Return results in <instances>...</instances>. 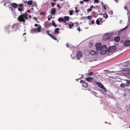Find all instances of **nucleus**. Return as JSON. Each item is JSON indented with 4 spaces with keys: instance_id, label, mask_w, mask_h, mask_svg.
Listing matches in <instances>:
<instances>
[{
    "instance_id": "4468645a",
    "label": "nucleus",
    "mask_w": 130,
    "mask_h": 130,
    "mask_svg": "<svg viewBox=\"0 0 130 130\" xmlns=\"http://www.w3.org/2000/svg\"><path fill=\"white\" fill-rule=\"evenodd\" d=\"M96 84L98 86L101 88L103 86L101 84L98 82H96Z\"/></svg>"
},
{
    "instance_id": "4d7b16f0",
    "label": "nucleus",
    "mask_w": 130,
    "mask_h": 130,
    "mask_svg": "<svg viewBox=\"0 0 130 130\" xmlns=\"http://www.w3.org/2000/svg\"><path fill=\"white\" fill-rule=\"evenodd\" d=\"M48 20L50 21L51 20V18H48Z\"/></svg>"
},
{
    "instance_id": "c03bdc74",
    "label": "nucleus",
    "mask_w": 130,
    "mask_h": 130,
    "mask_svg": "<svg viewBox=\"0 0 130 130\" xmlns=\"http://www.w3.org/2000/svg\"><path fill=\"white\" fill-rule=\"evenodd\" d=\"M80 3L81 4H84V2L83 1H80Z\"/></svg>"
},
{
    "instance_id": "864d4df0",
    "label": "nucleus",
    "mask_w": 130,
    "mask_h": 130,
    "mask_svg": "<svg viewBox=\"0 0 130 130\" xmlns=\"http://www.w3.org/2000/svg\"><path fill=\"white\" fill-rule=\"evenodd\" d=\"M77 30H78L79 31H80V27H79V28L77 29Z\"/></svg>"
},
{
    "instance_id": "0eeeda50",
    "label": "nucleus",
    "mask_w": 130,
    "mask_h": 130,
    "mask_svg": "<svg viewBox=\"0 0 130 130\" xmlns=\"http://www.w3.org/2000/svg\"><path fill=\"white\" fill-rule=\"evenodd\" d=\"M82 53L80 51H78L77 53L76 57L78 60H79L82 56Z\"/></svg>"
},
{
    "instance_id": "7c9ffc66",
    "label": "nucleus",
    "mask_w": 130,
    "mask_h": 130,
    "mask_svg": "<svg viewBox=\"0 0 130 130\" xmlns=\"http://www.w3.org/2000/svg\"><path fill=\"white\" fill-rule=\"evenodd\" d=\"M69 14L70 15H71L73 14V11L72 10L70 11H69Z\"/></svg>"
},
{
    "instance_id": "4c0bfd02",
    "label": "nucleus",
    "mask_w": 130,
    "mask_h": 130,
    "mask_svg": "<svg viewBox=\"0 0 130 130\" xmlns=\"http://www.w3.org/2000/svg\"><path fill=\"white\" fill-rule=\"evenodd\" d=\"M103 7L104 8V10H106V6L105 5H103Z\"/></svg>"
},
{
    "instance_id": "338daca9",
    "label": "nucleus",
    "mask_w": 130,
    "mask_h": 130,
    "mask_svg": "<svg viewBox=\"0 0 130 130\" xmlns=\"http://www.w3.org/2000/svg\"><path fill=\"white\" fill-rule=\"evenodd\" d=\"M99 14H100V15H102V13H100H100H99Z\"/></svg>"
},
{
    "instance_id": "dca6fc26",
    "label": "nucleus",
    "mask_w": 130,
    "mask_h": 130,
    "mask_svg": "<svg viewBox=\"0 0 130 130\" xmlns=\"http://www.w3.org/2000/svg\"><path fill=\"white\" fill-rule=\"evenodd\" d=\"M59 29L58 28H57L55 29V30L54 31V32L55 33L58 34H59Z\"/></svg>"
},
{
    "instance_id": "2eb2a0df",
    "label": "nucleus",
    "mask_w": 130,
    "mask_h": 130,
    "mask_svg": "<svg viewBox=\"0 0 130 130\" xmlns=\"http://www.w3.org/2000/svg\"><path fill=\"white\" fill-rule=\"evenodd\" d=\"M32 2L31 0H30L28 1L27 2V4L28 5H31L32 4Z\"/></svg>"
},
{
    "instance_id": "5fc2aeb1",
    "label": "nucleus",
    "mask_w": 130,
    "mask_h": 130,
    "mask_svg": "<svg viewBox=\"0 0 130 130\" xmlns=\"http://www.w3.org/2000/svg\"><path fill=\"white\" fill-rule=\"evenodd\" d=\"M84 2H87L89 1V0H83Z\"/></svg>"
},
{
    "instance_id": "412c9836",
    "label": "nucleus",
    "mask_w": 130,
    "mask_h": 130,
    "mask_svg": "<svg viewBox=\"0 0 130 130\" xmlns=\"http://www.w3.org/2000/svg\"><path fill=\"white\" fill-rule=\"evenodd\" d=\"M107 40L108 39L109 41H111L113 40V38L112 37V36H109L108 38H107Z\"/></svg>"
},
{
    "instance_id": "6e6d98bb",
    "label": "nucleus",
    "mask_w": 130,
    "mask_h": 130,
    "mask_svg": "<svg viewBox=\"0 0 130 130\" xmlns=\"http://www.w3.org/2000/svg\"><path fill=\"white\" fill-rule=\"evenodd\" d=\"M27 12H28V13H29L30 12V11L29 10H27Z\"/></svg>"
},
{
    "instance_id": "49530a36",
    "label": "nucleus",
    "mask_w": 130,
    "mask_h": 130,
    "mask_svg": "<svg viewBox=\"0 0 130 130\" xmlns=\"http://www.w3.org/2000/svg\"><path fill=\"white\" fill-rule=\"evenodd\" d=\"M34 18L36 21H37V18L36 17H34Z\"/></svg>"
},
{
    "instance_id": "c756f323",
    "label": "nucleus",
    "mask_w": 130,
    "mask_h": 130,
    "mask_svg": "<svg viewBox=\"0 0 130 130\" xmlns=\"http://www.w3.org/2000/svg\"><path fill=\"white\" fill-rule=\"evenodd\" d=\"M40 14L41 15H45V13L44 12H43L40 13Z\"/></svg>"
},
{
    "instance_id": "a19ab883",
    "label": "nucleus",
    "mask_w": 130,
    "mask_h": 130,
    "mask_svg": "<svg viewBox=\"0 0 130 130\" xmlns=\"http://www.w3.org/2000/svg\"><path fill=\"white\" fill-rule=\"evenodd\" d=\"M94 2L96 3H98V0H94Z\"/></svg>"
},
{
    "instance_id": "f257e3e1",
    "label": "nucleus",
    "mask_w": 130,
    "mask_h": 130,
    "mask_svg": "<svg viewBox=\"0 0 130 130\" xmlns=\"http://www.w3.org/2000/svg\"><path fill=\"white\" fill-rule=\"evenodd\" d=\"M18 6V5L15 3H11L8 5V7L10 8L11 10L12 11H15L14 9L17 8Z\"/></svg>"
},
{
    "instance_id": "58836bf2",
    "label": "nucleus",
    "mask_w": 130,
    "mask_h": 130,
    "mask_svg": "<svg viewBox=\"0 0 130 130\" xmlns=\"http://www.w3.org/2000/svg\"><path fill=\"white\" fill-rule=\"evenodd\" d=\"M120 86L122 87H125V86L124 84H121L120 85Z\"/></svg>"
},
{
    "instance_id": "ea45409f",
    "label": "nucleus",
    "mask_w": 130,
    "mask_h": 130,
    "mask_svg": "<svg viewBox=\"0 0 130 130\" xmlns=\"http://www.w3.org/2000/svg\"><path fill=\"white\" fill-rule=\"evenodd\" d=\"M125 86V87L126 86V87H129V85L128 84H124Z\"/></svg>"
},
{
    "instance_id": "f704fd0d",
    "label": "nucleus",
    "mask_w": 130,
    "mask_h": 130,
    "mask_svg": "<svg viewBox=\"0 0 130 130\" xmlns=\"http://www.w3.org/2000/svg\"><path fill=\"white\" fill-rule=\"evenodd\" d=\"M127 83L129 85L130 84V80H127Z\"/></svg>"
},
{
    "instance_id": "f03ea898",
    "label": "nucleus",
    "mask_w": 130,
    "mask_h": 130,
    "mask_svg": "<svg viewBox=\"0 0 130 130\" xmlns=\"http://www.w3.org/2000/svg\"><path fill=\"white\" fill-rule=\"evenodd\" d=\"M100 50V53L101 55H105L107 50V48L105 45L102 46Z\"/></svg>"
},
{
    "instance_id": "bf43d9fd",
    "label": "nucleus",
    "mask_w": 130,
    "mask_h": 130,
    "mask_svg": "<svg viewBox=\"0 0 130 130\" xmlns=\"http://www.w3.org/2000/svg\"><path fill=\"white\" fill-rule=\"evenodd\" d=\"M96 82L95 80H94L93 82L94 83H96Z\"/></svg>"
},
{
    "instance_id": "774afa93",
    "label": "nucleus",
    "mask_w": 130,
    "mask_h": 130,
    "mask_svg": "<svg viewBox=\"0 0 130 130\" xmlns=\"http://www.w3.org/2000/svg\"><path fill=\"white\" fill-rule=\"evenodd\" d=\"M129 128H130V126H129Z\"/></svg>"
},
{
    "instance_id": "a211bd4d",
    "label": "nucleus",
    "mask_w": 130,
    "mask_h": 130,
    "mask_svg": "<svg viewBox=\"0 0 130 130\" xmlns=\"http://www.w3.org/2000/svg\"><path fill=\"white\" fill-rule=\"evenodd\" d=\"M28 14L27 13L25 12L24 14V18H25L26 19H28V17H27Z\"/></svg>"
},
{
    "instance_id": "79ce46f5",
    "label": "nucleus",
    "mask_w": 130,
    "mask_h": 130,
    "mask_svg": "<svg viewBox=\"0 0 130 130\" xmlns=\"http://www.w3.org/2000/svg\"><path fill=\"white\" fill-rule=\"evenodd\" d=\"M51 4L52 5V7H54V4H55V3H51Z\"/></svg>"
},
{
    "instance_id": "de8ad7c7",
    "label": "nucleus",
    "mask_w": 130,
    "mask_h": 130,
    "mask_svg": "<svg viewBox=\"0 0 130 130\" xmlns=\"http://www.w3.org/2000/svg\"><path fill=\"white\" fill-rule=\"evenodd\" d=\"M93 7H94L93 5H91L90 7V8H91V9H92Z\"/></svg>"
},
{
    "instance_id": "6e6552de",
    "label": "nucleus",
    "mask_w": 130,
    "mask_h": 130,
    "mask_svg": "<svg viewBox=\"0 0 130 130\" xmlns=\"http://www.w3.org/2000/svg\"><path fill=\"white\" fill-rule=\"evenodd\" d=\"M11 28L13 31H16L18 28V25L17 24H14L12 26Z\"/></svg>"
},
{
    "instance_id": "09e8293b",
    "label": "nucleus",
    "mask_w": 130,
    "mask_h": 130,
    "mask_svg": "<svg viewBox=\"0 0 130 130\" xmlns=\"http://www.w3.org/2000/svg\"><path fill=\"white\" fill-rule=\"evenodd\" d=\"M62 20V21L64 23H65L66 22L65 20L64 19V20L63 19V20Z\"/></svg>"
},
{
    "instance_id": "393cba45",
    "label": "nucleus",
    "mask_w": 130,
    "mask_h": 130,
    "mask_svg": "<svg viewBox=\"0 0 130 130\" xmlns=\"http://www.w3.org/2000/svg\"><path fill=\"white\" fill-rule=\"evenodd\" d=\"M53 39H54V40H57V39H56V38L55 37H54L52 35H51V37Z\"/></svg>"
},
{
    "instance_id": "2f4dec72",
    "label": "nucleus",
    "mask_w": 130,
    "mask_h": 130,
    "mask_svg": "<svg viewBox=\"0 0 130 130\" xmlns=\"http://www.w3.org/2000/svg\"><path fill=\"white\" fill-rule=\"evenodd\" d=\"M101 88H102V89H103L105 92H106V90L107 91L106 88L103 86H102Z\"/></svg>"
},
{
    "instance_id": "8fccbe9b",
    "label": "nucleus",
    "mask_w": 130,
    "mask_h": 130,
    "mask_svg": "<svg viewBox=\"0 0 130 130\" xmlns=\"http://www.w3.org/2000/svg\"><path fill=\"white\" fill-rule=\"evenodd\" d=\"M34 26L35 27H37L38 26V25L37 24H35Z\"/></svg>"
},
{
    "instance_id": "37998d69",
    "label": "nucleus",
    "mask_w": 130,
    "mask_h": 130,
    "mask_svg": "<svg viewBox=\"0 0 130 130\" xmlns=\"http://www.w3.org/2000/svg\"><path fill=\"white\" fill-rule=\"evenodd\" d=\"M79 10L77 9L75 11V12L76 13H77V12H79Z\"/></svg>"
},
{
    "instance_id": "bb28decb",
    "label": "nucleus",
    "mask_w": 130,
    "mask_h": 130,
    "mask_svg": "<svg viewBox=\"0 0 130 130\" xmlns=\"http://www.w3.org/2000/svg\"><path fill=\"white\" fill-rule=\"evenodd\" d=\"M50 31L49 30H47L46 31V33H47V34L49 35L50 37H51V35H52L51 34H50L49 33H50Z\"/></svg>"
},
{
    "instance_id": "0e129e2a",
    "label": "nucleus",
    "mask_w": 130,
    "mask_h": 130,
    "mask_svg": "<svg viewBox=\"0 0 130 130\" xmlns=\"http://www.w3.org/2000/svg\"><path fill=\"white\" fill-rule=\"evenodd\" d=\"M29 18H31V15H30L29 16Z\"/></svg>"
},
{
    "instance_id": "c9c22d12",
    "label": "nucleus",
    "mask_w": 130,
    "mask_h": 130,
    "mask_svg": "<svg viewBox=\"0 0 130 130\" xmlns=\"http://www.w3.org/2000/svg\"><path fill=\"white\" fill-rule=\"evenodd\" d=\"M18 10L19 11H22L23 10L22 8H18Z\"/></svg>"
},
{
    "instance_id": "1a4fd4ad",
    "label": "nucleus",
    "mask_w": 130,
    "mask_h": 130,
    "mask_svg": "<svg viewBox=\"0 0 130 130\" xmlns=\"http://www.w3.org/2000/svg\"><path fill=\"white\" fill-rule=\"evenodd\" d=\"M95 46L97 50H100L101 48V44L100 43H97L96 44Z\"/></svg>"
},
{
    "instance_id": "20e7f679",
    "label": "nucleus",
    "mask_w": 130,
    "mask_h": 130,
    "mask_svg": "<svg viewBox=\"0 0 130 130\" xmlns=\"http://www.w3.org/2000/svg\"><path fill=\"white\" fill-rule=\"evenodd\" d=\"M116 49V47L115 46H112L109 48L108 52L111 53H113L115 51Z\"/></svg>"
},
{
    "instance_id": "9d476101",
    "label": "nucleus",
    "mask_w": 130,
    "mask_h": 130,
    "mask_svg": "<svg viewBox=\"0 0 130 130\" xmlns=\"http://www.w3.org/2000/svg\"><path fill=\"white\" fill-rule=\"evenodd\" d=\"M124 45L125 46H129L130 45V41L127 40L124 43Z\"/></svg>"
},
{
    "instance_id": "ddd939ff",
    "label": "nucleus",
    "mask_w": 130,
    "mask_h": 130,
    "mask_svg": "<svg viewBox=\"0 0 130 130\" xmlns=\"http://www.w3.org/2000/svg\"><path fill=\"white\" fill-rule=\"evenodd\" d=\"M120 38L119 37H117L114 38V40L116 42H118L120 40Z\"/></svg>"
},
{
    "instance_id": "b1692460",
    "label": "nucleus",
    "mask_w": 130,
    "mask_h": 130,
    "mask_svg": "<svg viewBox=\"0 0 130 130\" xmlns=\"http://www.w3.org/2000/svg\"><path fill=\"white\" fill-rule=\"evenodd\" d=\"M93 46V44L92 43H90L89 44V47H91Z\"/></svg>"
},
{
    "instance_id": "6ab92c4d",
    "label": "nucleus",
    "mask_w": 130,
    "mask_h": 130,
    "mask_svg": "<svg viewBox=\"0 0 130 130\" xmlns=\"http://www.w3.org/2000/svg\"><path fill=\"white\" fill-rule=\"evenodd\" d=\"M64 19L67 21H68L69 20V16H65L64 17Z\"/></svg>"
},
{
    "instance_id": "f3484780",
    "label": "nucleus",
    "mask_w": 130,
    "mask_h": 130,
    "mask_svg": "<svg viewBox=\"0 0 130 130\" xmlns=\"http://www.w3.org/2000/svg\"><path fill=\"white\" fill-rule=\"evenodd\" d=\"M90 54L92 55H94L96 53V52L94 51H91L90 52Z\"/></svg>"
},
{
    "instance_id": "13d9d810",
    "label": "nucleus",
    "mask_w": 130,
    "mask_h": 130,
    "mask_svg": "<svg viewBox=\"0 0 130 130\" xmlns=\"http://www.w3.org/2000/svg\"><path fill=\"white\" fill-rule=\"evenodd\" d=\"M65 25H67V22H65Z\"/></svg>"
},
{
    "instance_id": "680f3d73",
    "label": "nucleus",
    "mask_w": 130,
    "mask_h": 130,
    "mask_svg": "<svg viewBox=\"0 0 130 130\" xmlns=\"http://www.w3.org/2000/svg\"><path fill=\"white\" fill-rule=\"evenodd\" d=\"M126 27H125L123 29H122V30H124L126 28Z\"/></svg>"
},
{
    "instance_id": "72a5a7b5",
    "label": "nucleus",
    "mask_w": 130,
    "mask_h": 130,
    "mask_svg": "<svg viewBox=\"0 0 130 130\" xmlns=\"http://www.w3.org/2000/svg\"><path fill=\"white\" fill-rule=\"evenodd\" d=\"M63 19L61 18H59L58 19V20L59 22H60L61 21H62V20H63Z\"/></svg>"
},
{
    "instance_id": "603ef678",
    "label": "nucleus",
    "mask_w": 130,
    "mask_h": 130,
    "mask_svg": "<svg viewBox=\"0 0 130 130\" xmlns=\"http://www.w3.org/2000/svg\"><path fill=\"white\" fill-rule=\"evenodd\" d=\"M94 22L93 21H92L91 22V23L92 24H93L94 23Z\"/></svg>"
},
{
    "instance_id": "a878e982",
    "label": "nucleus",
    "mask_w": 130,
    "mask_h": 130,
    "mask_svg": "<svg viewBox=\"0 0 130 130\" xmlns=\"http://www.w3.org/2000/svg\"><path fill=\"white\" fill-rule=\"evenodd\" d=\"M94 74V73L92 72L88 73V74L89 76H91L93 75Z\"/></svg>"
},
{
    "instance_id": "4be33fe9",
    "label": "nucleus",
    "mask_w": 130,
    "mask_h": 130,
    "mask_svg": "<svg viewBox=\"0 0 130 130\" xmlns=\"http://www.w3.org/2000/svg\"><path fill=\"white\" fill-rule=\"evenodd\" d=\"M52 22H53V23H52V25L53 26H54L55 27H57V25L55 24V22H54V21L52 20Z\"/></svg>"
},
{
    "instance_id": "a18cd8bd",
    "label": "nucleus",
    "mask_w": 130,
    "mask_h": 130,
    "mask_svg": "<svg viewBox=\"0 0 130 130\" xmlns=\"http://www.w3.org/2000/svg\"><path fill=\"white\" fill-rule=\"evenodd\" d=\"M57 7H59V9H60L61 8V7H60V5L59 4H58L57 6Z\"/></svg>"
},
{
    "instance_id": "9b49d317",
    "label": "nucleus",
    "mask_w": 130,
    "mask_h": 130,
    "mask_svg": "<svg viewBox=\"0 0 130 130\" xmlns=\"http://www.w3.org/2000/svg\"><path fill=\"white\" fill-rule=\"evenodd\" d=\"M85 80L88 82H90L93 81V79L92 77H90L86 78Z\"/></svg>"
},
{
    "instance_id": "69168bd1",
    "label": "nucleus",
    "mask_w": 130,
    "mask_h": 130,
    "mask_svg": "<svg viewBox=\"0 0 130 130\" xmlns=\"http://www.w3.org/2000/svg\"><path fill=\"white\" fill-rule=\"evenodd\" d=\"M27 1H26V2H24V3H27Z\"/></svg>"
},
{
    "instance_id": "7ed1b4c3",
    "label": "nucleus",
    "mask_w": 130,
    "mask_h": 130,
    "mask_svg": "<svg viewBox=\"0 0 130 130\" xmlns=\"http://www.w3.org/2000/svg\"><path fill=\"white\" fill-rule=\"evenodd\" d=\"M22 15H20L18 18V19L20 22H22L24 23L25 20L24 18V14L21 12Z\"/></svg>"
},
{
    "instance_id": "cd10ccee",
    "label": "nucleus",
    "mask_w": 130,
    "mask_h": 130,
    "mask_svg": "<svg viewBox=\"0 0 130 130\" xmlns=\"http://www.w3.org/2000/svg\"><path fill=\"white\" fill-rule=\"evenodd\" d=\"M96 23L98 25H99L100 23L99 20L98 19H97L96 21Z\"/></svg>"
},
{
    "instance_id": "473e14b6",
    "label": "nucleus",
    "mask_w": 130,
    "mask_h": 130,
    "mask_svg": "<svg viewBox=\"0 0 130 130\" xmlns=\"http://www.w3.org/2000/svg\"><path fill=\"white\" fill-rule=\"evenodd\" d=\"M92 9H91V8L88 9L87 10V12H90V11H92Z\"/></svg>"
},
{
    "instance_id": "5701e85b",
    "label": "nucleus",
    "mask_w": 130,
    "mask_h": 130,
    "mask_svg": "<svg viewBox=\"0 0 130 130\" xmlns=\"http://www.w3.org/2000/svg\"><path fill=\"white\" fill-rule=\"evenodd\" d=\"M86 18L88 20L91 19L92 18V17L90 15H89Z\"/></svg>"
},
{
    "instance_id": "052dcab7",
    "label": "nucleus",
    "mask_w": 130,
    "mask_h": 130,
    "mask_svg": "<svg viewBox=\"0 0 130 130\" xmlns=\"http://www.w3.org/2000/svg\"><path fill=\"white\" fill-rule=\"evenodd\" d=\"M75 9H76V10L77 9V7H75Z\"/></svg>"
},
{
    "instance_id": "c85d7f7f",
    "label": "nucleus",
    "mask_w": 130,
    "mask_h": 130,
    "mask_svg": "<svg viewBox=\"0 0 130 130\" xmlns=\"http://www.w3.org/2000/svg\"><path fill=\"white\" fill-rule=\"evenodd\" d=\"M73 26L74 24L73 23H72L71 24H69V26L70 29H71L72 28L71 26Z\"/></svg>"
},
{
    "instance_id": "e2e57ef3",
    "label": "nucleus",
    "mask_w": 130,
    "mask_h": 130,
    "mask_svg": "<svg viewBox=\"0 0 130 130\" xmlns=\"http://www.w3.org/2000/svg\"><path fill=\"white\" fill-rule=\"evenodd\" d=\"M7 4L6 3H5L4 4V6H5Z\"/></svg>"
},
{
    "instance_id": "3c124183",
    "label": "nucleus",
    "mask_w": 130,
    "mask_h": 130,
    "mask_svg": "<svg viewBox=\"0 0 130 130\" xmlns=\"http://www.w3.org/2000/svg\"><path fill=\"white\" fill-rule=\"evenodd\" d=\"M66 46L67 47H69V44L67 43L66 44Z\"/></svg>"
},
{
    "instance_id": "f8f14e48",
    "label": "nucleus",
    "mask_w": 130,
    "mask_h": 130,
    "mask_svg": "<svg viewBox=\"0 0 130 130\" xmlns=\"http://www.w3.org/2000/svg\"><path fill=\"white\" fill-rule=\"evenodd\" d=\"M56 12V9L55 8H53L52 9L51 11V13L52 15L55 14Z\"/></svg>"
},
{
    "instance_id": "e433bc0d",
    "label": "nucleus",
    "mask_w": 130,
    "mask_h": 130,
    "mask_svg": "<svg viewBox=\"0 0 130 130\" xmlns=\"http://www.w3.org/2000/svg\"><path fill=\"white\" fill-rule=\"evenodd\" d=\"M23 5H24L22 4H19V5H18V6H19L20 7H22L23 6Z\"/></svg>"
},
{
    "instance_id": "aec40b11",
    "label": "nucleus",
    "mask_w": 130,
    "mask_h": 130,
    "mask_svg": "<svg viewBox=\"0 0 130 130\" xmlns=\"http://www.w3.org/2000/svg\"><path fill=\"white\" fill-rule=\"evenodd\" d=\"M103 16L105 19H107L108 17V16L107 14L106 13H105L104 14H103Z\"/></svg>"
},
{
    "instance_id": "39448f33",
    "label": "nucleus",
    "mask_w": 130,
    "mask_h": 130,
    "mask_svg": "<svg viewBox=\"0 0 130 130\" xmlns=\"http://www.w3.org/2000/svg\"><path fill=\"white\" fill-rule=\"evenodd\" d=\"M41 26L40 25L39 27L37 28H33L31 30V31L32 32H40L41 31Z\"/></svg>"
},
{
    "instance_id": "423d86ee",
    "label": "nucleus",
    "mask_w": 130,
    "mask_h": 130,
    "mask_svg": "<svg viewBox=\"0 0 130 130\" xmlns=\"http://www.w3.org/2000/svg\"><path fill=\"white\" fill-rule=\"evenodd\" d=\"M80 83H82V86L84 88H87L88 87V85L87 83L84 80H82L80 81Z\"/></svg>"
}]
</instances>
